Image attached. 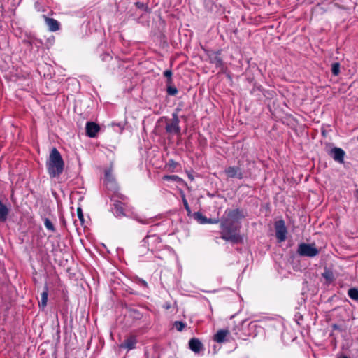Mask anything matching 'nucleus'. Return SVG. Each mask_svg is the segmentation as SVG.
<instances>
[{
	"label": "nucleus",
	"mask_w": 358,
	"mask_h": 358,
	"mask_svg": "<svg viewBox=\"0 0 358 358\" xmlns=\"http://www.w3.org/2000/svg\"><path fill=\"white\" fill-rule=\"evenodd\" d=\"M225 173L229 178H242L243 174L239 167L237 166H229L225 169Z\"/></svg>",
	"instance_id": "11"
},
{
	"label": "nucleus",
	"mask_w": 358,
	"mask_h": 358,
	"mask_svg": "<svg viewBox=\"0 0 358 358\" xmlns=\"http://www.w3.org/2000/svg\"><path fill=\"white\" fill-rule=\"evenodd\" d=\"M166 86L168 94L175 96L178 93V90L175 86L173 85V83L166 84Z\"/></svg>",
	"instance_id": "20"
},
{
	"label": "nucleus",
	"mask_w": 358,
	"mask_h": 358,
	"mask_svg": "<svg viewBox=\"0 0 358 358\" xmlns=\"http://www.w3.org/2000/svg\"><path fill=\"white\" fill-rule=\"evenodd\" d=\"M48 288L47 286L44 287V290L41 293V301H39V306L42 308H45L48 302Z\"/></svg>",
	"instance_id": "17"
},
{
	"label": "nucleus",
	"mask_w": 358,
	"mask_h": 358,
	"mask_svg": "<svg viewBox=\"0 0 358 358\" xmlns=\"http://www.w3.org/2000/svg\"><path fill=\"white\" fill-rule=\"evenodd\" d=\"M143 241L144 245L148 246V250L154 251L158 248V245L161 243L162 240L157 235H150L147 236Z\"/></svg>",
	"instance_id": "5"
},
{
	"label": "nucleus",
	"mask_w": 358,
	"mask_h": 358,
	"mask_svg": "<svg viewBox=\"0 0 358 358\" xmlns=\"http://www.w3.org/2000/svg\"><path fill=\"white\" fill-rule=\"evenodd\" d=\"M244 215L239 209H228L221 220V238L234 243H241L242 237L238 234L239 221Z\"/></svg>",
	"instance_id": "1"
},
{
	"label": "nucleus",
	"mask_w": 358,
	"mask_h": 358,
	"mask_svg": "<svg viewBox=\"0 0 358 358\" xmlns=\"http://www.w3.org/2000/svg\"><path fill=\"white\" fill-rule=\"evenodd\" d=\"M182 201H183L184 207L186 209V210L188 213H190V208H189V206L188 205V203H187V199H185V196H183V198H182Z\"/></svg>",
	"instance_id": "27"
},
{
	"label": "nucleus",
	"mask_w": 358,
	"mask_h": 358,
	"mask_svg": "<svg viewBox=\"0 0 358 358\" xmlns=\"http://www.w3.org/2000/svg\"><path fill=\"white\" fill-rule=\"evenodd\" d=\"M248 335L250 336H257V333L256 332H254V333H250Z\"/></svg>",
	"instance_id": "31"
},
{
	"label": "nucleus",
	"mask_w": 358,
	"mask_h": 358,
	"mask_svg": "<svg viewBox=\"0 0 358 358\" xmlns=\"http://www.w3.org/2000/svg\"><path fill=\"white\" fill-rule=\"evenodd\" d=\"M136 338L134 336H130L127 337L123 343H122L120 345V348H124L127 350H131L135 348L136 344Z\"/></svg>",
	"instance_id": "12"
},
{
	"label": "nucleus",
	"mask_w": 358,
	"mask_h": 358,
	"mask_svg": "<svg viewBox=\"0 0 358 358\" xmlns=\"http://www.w3.org/2000/svg\"><path fill=\"white\" fill-rule=\"evenodd\" d=\"M77 213H78V216L79 219L80 220L81 222H83V214L82 209L80 208H78L77 209Z\"/></svg>",
	"instance_id": "28"
},
{
	"label": "nucleus",
	"mask_w": 358,
	"mask_h": 358,
	"mask_svg": "<svg viewBox=\"0 0 358 358\" xmlns=\"http://www.w3.org/2000/svg\"><path fill=\"white\" fill-rule=\"evenodd\" d=\"M189 347L195 353H199L203 349L202 343L196 338L189 340Z\"/></svg>",
	"instance_id": "10"
},
{
	"label": "nucleus",
	"mask_w": 358,
	"mask_h": 358,
	"mask_svg": "<svg viewBox=\"0 0 358 358\" xmlns=\"http://www.w3.org/2000/svg\"><path fill=\"white\" fill-rule=\"evenodd\" d=\"M164 180H171V181H176L178 182L180 181V178L176 175H165L163 176Z\"/></svg>",
	"instance_id": "23"
},
{
	"label": "nucleus",
	"mask_w": 358,
	"mask_h": 358,
	"mask_svg": "<svg viewBox=\"0 0 358 358\" xmlns=\"http://www.w3.org/2000/svg\"><path fill=\"white\" fill-rule=\"evenodd\" d=\"M120 198L124 199V196H120Z\"/></svg>",
	"instance_id": "34"
},
{
	"label": "nucleus",
	"mask_w": 358,
	"mask_h": 358,
	"mask_svg": "<svg viewBox=\"0 0 358 358\" xmlns=\"http://www.w3.org/2000/svg\"><path fill=\"white\" fill-rule=\"evenodd\" d=\"M9 213V210L7 206L0 201V222H5L7 220V217Z\"/></svg>",
	"instance_id": "16"
},
{
	"label": "nucleus",
	"mask_w": 358,
	"mask_h": 358,
	"mask_svg": "<svg viewBox=\"0 0 358 358\" xmlns=\"http://www.w3.org/2000/svg\"><path fill=\"white\" fill-rule=\"evenodd\" d=\"M229 334V331L227 329H220L213 336V340L219 343H223L225 341L227 336Z\"/></svg>",
	"instance_id": "13"
},
{
	"label": "nucleus",
	"mask_w": 358,
	"mask_h": 358,
	"mask_svg": "<svg viewBox=\"0 0 358 358\" xmlns=\"http://www.w3.org/2000/svg\"><path fill=\"white\" fill-rule=\"evenodd\" d=\"M47 167L50 177H58L63 172L64 162L59 152L55 148H52L50 153Z\"/></svg>",
	"instance_id": "2"
},
{
	"label": "nucleus",
	"mask_w": 358,
	"mask_h": 358,
	"mask_svg": "<svg viewBox=\"0 0 358 358\" xmlns=\"http://www.w3.org/2000/svg\"><path fill=\"white\" fill-rule=\"evenodd\" d=\"M110 175V171H106V176H108Z\"/></svg>",
	"instance_id": "32"
},
{
	"label": "nucleus",
	"mask_w": 358,
	"mask_h": 358,
	"mask_svg": "<svg viewBox=\"0 0 358 358\" xmlns=\"http://www.w3.org/2000/svg\"><path fill=\"white\" fill-rule=\"evenodd\" d=\"M194 217L201 224H206V223H217L218 222L217 220H212L208 219L205 216L202 215V213L197 212L194 215Z\"/></svg>",
	"instance_id": "14"
},
{
	"label": "nucleus",
	"mask_w": 358,
	"mask_h": 358,
	"mask_svg": "<svg viewBox=\"0 0 358 358\" xmlns=\"http://www.w3.org/2000/svg\"><path fill=\"white\" fill-rule=\"evenodd\" d=\"M297 252L303 257H313L319 254V250L315 247V243H302L299 245Z\"/></svg>",
	"instance_id": "3"
},
{
	"label": "nucleus",
	"mask_w": 358,
	"mask_h": 358,
	"mask_svg": "<svg viewBox=\"0 0 358 358\" xmlns=\"http://www.w3.org/2000/svg\"><path fill=\"white\" fill-rule=\"evenodd\" d=\"M164 76L167 78V80L166 82V84H170L171 83H173V80H172V71L171 70L169 69V70H166L164 72Z\"/></svg>",
	"instance_id": "24"
},
{
	"label": "nucleus",
	"mask_w": 358,
	"mask_h": 358,
	"mask_svg": "<svg viewBox=\"0 0 358 358\" xmlns=\"http://www.w3.org/2000/svg\"><path fill=\"white\" fill-rule=\"evenodd\" d=\"M331 72L334 76H338L340 73V64L338 62L332 64Z\"/></svg>",
	"instance_id": "22"
},
{
	"label": "nucleus",
	"mask_w": 358,
	"mask_h": 358,
	"mask_svg": "<svg viewBox=\"0 0 358 358\" xmlns=\"http://www.w3.org/2000/svg\"><path fill=\"white\" fill-rule=\"evenodd\" d=\"M112 201H113V210L116 217H122L125 215L124 213V204L119 201L115 200L114 199H112Z\"/></svg>",
	"instance_id": "9"
},
{
	"label": "nucleus",
	"mask_w": 358,
	"mask_h": 358,
	"mask_svg": "<svg viewBox=\"0 0 358 358\" xmlns=\"http://www.w3.org/2000/svg\"><path fill=\"white\" fill-rule=\"evenodd\" d=\"M348 294L349 297L353 300L358 301V289L351 288L348 290Z\"/></svg>",
	"instance_id": "19"
},
{
	"label": "nucleus",
	"mask_w": 358,
	"mask_h": 358,
	"mask_svg": "<svg viewBox=\"0 0 358 358\" xmlns=\"http://www.w3.org/2000/svg\"><path fill=\"white\" fill-rule=\"evenodd\" d=\"M244 323H245V321H242L241 322V325H243Z\"/></svg>",
	"instance_id": "35"
},
{
	"label": "nucleus",
	"mask_w": 358,
	"mask_h": 358,
	"mask_svg": "<svg viewBox=\"0 0 358 358\" xmlns=\"http://www.w3.org/2000/svg\"><path fill=\"white\" fill-rule=\"evenodd\" d=\"M135 4L137 8L141 9H143L145 6L144 3L141 2H136Z\"/></svg>",
	"instance_id": "29"
},
{
	"label": "nucleus",
	"mask_w": 358,
	"mask_h": 358,
	"mask_svg": "<svg viewBox=\"0 0 358 358\" xmlns=\"http://www.w3.org/2000/svg\"><path fill=\"white\" fill-rule=\"evenodd\" d=\"M180 120L176 113L172 115V119L169 120L166 125V131L167 133H174L177 135L180 134V127L179 126Z\"/></svg>",
	"instance_id": "4"
},
{
	"label": "nucleus",
	"mask_w": 358,
	"mask_h": 358,
	"mask_svg": "<svg viewBox=\"0 0 358 358\" xmlns=\"http://www.w3.org/2000/svg\"><path fill=\"white\" fill-rule=\"evenodd\" d=\"M45 22L50 31H55L59 29V23L56 20L45 17Z\"/></svg>",
	"instance_id": "15"
},
{
	"label": "nucleus",
	"mask_w": 358,
	"mask_h": 358,
	"mask_svg": "<svg viewBox=\"0 0 358 358\" xmlns=\"http://www.w3.org/2000/svg\"><path fill=\"white\" fill-rule=\"evenodd\" d=\"M357 140H358V136H357Z\"/></svg>",
	"instance_id": "36"
},
{
	"label": "nucleus",
	"mask_w": 358,
	"mask_h": 358,
	"mask_svg": "<svg viewBox=\"0 0 358 358\" xmlns=\"http://www.w3.org/2000/svg\"><path fill=\"white\" fill-rule=\"evenodd\" d=\"M100 130V127L93 122H87L86 124V134L88 136L94 138Z\"/></svg>",
	"instance_id": "8"
},
{
	"label": "nucleus",
	"mask_w": 358,
	"mask_h": 358,
	"mask_svg": "<svg viewBox=\"0 0 358 358\" xmlns=\"http://www.w3.org/2000/svg\"><path fill=\"white\" fill-rule=\"evenodd\" d=\"M210 62L215 64L217 67H220L223 65L222 59L220 57V54L218 52H215L213 55L210 56Z\"/></svg>",
	"instance_id": "18"
},
{
	"label": "nucleus",
	"mask_w": 358,
	"mask_h": 358,
	"mask_svg": "<svg viewBox=\"0 0 358 358\" xmlns=\"http://www.w3.org/2000/svg\"><path fill=\"white\" fill-rule=\"evenodd\" d=\"M248 327L250 330L255 331L257 328L259 327L255 322H251L248 324Z\"/></svg>",
	"instance_id": "26"
},
{
	"label": "nucleus",
	"mask_w": 358,
	"mask_h": 358,
	"mask_svg": "<svg viewBox=\"0 0 358 358\" xmlns=\"http://www.w3.org/2000/svg\"><path fill=\"white\" fill-rule=\"evenodd\" d=\"M338 358H349V357L345 355H341Z\"/></svg>",
	"instance_id": "33"
},
{
	"label": "nucleus",
	"mask_w": 358,
	"mask_h": 358,
	"mask_svg": "<svg viewBox=\"0 0 358 358\" xmlns=\"http://www.w3.org/2000/svg\"><path fill=\"white\" fill-rule=\"evenodd\" d=\"M44 224L45 227L52 232H55L56 231L54 224L48 218H45L44 220Z\"/></svg>",
	"instance_id": "21"
},
{
	"label": "nucleus",
	"mask_w": 358,
	"mask_h": 358,
	"mask_svg": "<svg viewBox=\"0 0 358 358\" xmlns=\"http://www.w3.org/2000/svg\"><path fill=\"white\" fill-rule=\"evenodd\" d=\"M173 326L177 329V331H182L185 327V324L180 321H176L174 322Z\"/></svg>",
	"instance_id": "25"
},
{
	"label": "nucleus",
	"mask_w": 358,
	"mask_h": 358,
	"mask_svg": "<svg viewBox=\"0 0 358 358\" xmlns=\"http://www.w3.org/2000/svg\"><path fill=\"white\" fill-rule=\"evenodd\" d=\"M275 236L280 242H282L286 239L287 229L283 220L277 221L275 224Z\"/></svg>",
	"instance_id": "6"
},
{
	"label": "nucleus",
	"mask_w": 358,
	"mask_h": 358,
	"mask_svg": "<svg viewBox=\"0 0 358 358\" xmlns=\"http://www.w3.org/2000/svg\"><path fill=\"white\" fill-rule=\"evenodd\" d=\"M330 156L337 162L343 164L344 162L345 152L339 148H334L329 152Z\"/></svg>",
	"instance_id": "7"
},
{
	"label": "nucleus",
	"mask_w": 358,
	"mask_h": 358,
	"mask_svg": "<svg viewBox=\"0 0 358 358\" xmlns=\"http://www.w3.org/2000/svg\"><path fill=\"white\" fill-rule=\"evenodd\" d=\"M232 330L234 332V334H236V335L238 334V331H239L238 328L235 327Z\"/></svg>",
	"instance_id": "30"
}]
</instances>
